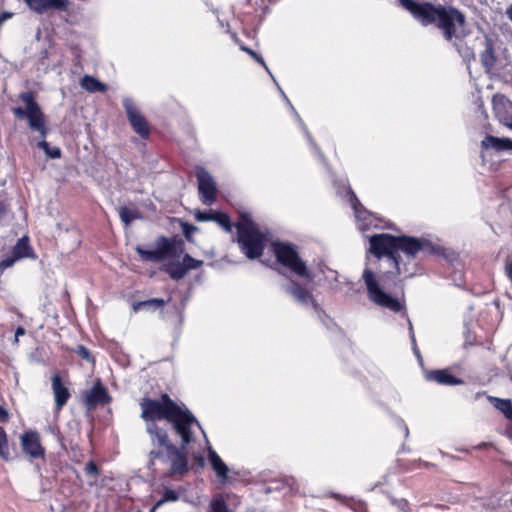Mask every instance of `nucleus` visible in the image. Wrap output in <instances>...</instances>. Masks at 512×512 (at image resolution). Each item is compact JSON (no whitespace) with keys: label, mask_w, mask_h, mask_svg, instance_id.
Returning a JSON list of instances; mask_svg holds the SVG:
<instances>
[{"label":"nucleus","mask_w":512,"mask_h":512,"mask_svg":"<svg viewBox=\"0 0 512 512\" xmlns=\"http://www.w3.org/2000/svg\"><path fill=\"white\" fill-rule=\"evenodd\" d=\"M139 406L141 408L140 417L146 425H148V422L157 423L158 420L163 419L171 423L175 432L181 437V448L196 444V430L202 435L205 448H212L205 432L193 414L189 410H183L168 394H162L160 400L144 397L139 402Z\"/></svg>","instance_id":"f257e3e1"},{"label":"nucleus","mask_w":512,"mask_h":512,"mask_svg":"<svg viewBox=\"0 0 512 512\" xmlns=\"http://www.w3.org/2000/svg\"><path fill=\"white\" fill-rule=\"evenodd\" d=\"M400 5L423 26L436 25L444 39L453 42L462 40L468 35L466 16L451 5L434 4L432 2L414 0H398Z\"/></svg>","instance_id":"f03ea898"},{"label":"nucleus","mask_w":512,"mask_h":512,"mask_svg":"<svg viewBox=\"0 0 512 512\" xmlns=\"http://www.w3.org/2000/svg\"><path fill=\"white\" fill-rule=\"evenodd\" d=\"M369 243V251L377 258L387 256L392 260L397 274L402 273L400 252L410 260L417 258L419 254L431 253L432 250L431 243L428 240L406 235L375 234L370 236Z\"/></svg>","instance_id":"7ed1b4c3"},{"label":"nucleus","mask_w":512,"mask_h":512,"mask_svg":"<svg viewBox=\"0 0 512 512\" xmlns=\"http://www.w3.org/2000/svg\"><path fill=\"white\" fill-rule=\"evenodd\" d=\"M19 99L25 104V108L14 107L12 109L13 114L18 119H26L29 128L32 131L38 132L45 139L49 133V128L46 125L45 114L36 102L34 94L31 91L22 92L19 94ZM37 146L43 149L45 154L51 159H57L61 156L60 148L50 147L49 143L45 140L38 142Z\"/></svg>","instance_id":"20e7f679"},{"label":"nucleus","mask_w":512,"mask_h":512,"mask_svg":"<svg viewBox=\"0 0 512 512\" xmlns=\"http://www.w3.org/2000/svg\"><path fill=\"white\" fill-rule=\"evenodd\" d=\"M236 228L237 241L245 256L249 259L260 257L265 248V236L259 231L251 218L242 214Z\"/></svg>","instance_id":"39448f33"},{"label":"nucleus","mask_w":512,"mask_h":512,"mask_svg":"<svg viewBox=\"0 0 512 512\" xmlns=\"http://www.w3.org/2000/svg\"><path fill=\"white\" fill-rule=\"evenodd\" d=\"M273 250L277 261L287 267L292 273L298 277L305 278L309 282L312 281L306 263L299 257L295 247L289 243L276 242L273 244Z\"/></svg>","instance_id":"423d86ee"},{"label":"nucleus","mask_w":512,"mask_h":512,"mask_svg":"<svg viewBox=\"0 0 512 512\" xmlns=\"http://www.w3.org/2000/svg\"><path fill=\"white\" fill-rule=\"evenodd\" d=\"M362 279L366 285L368 297L372 302L393 312H399L402 309V304L396 298L382 290L371 269H364Z\"/></svg>","instance_id":"0eeeda50"},{"label":"nucleus","mask_w":512,"mask_h":512,"mask_svg":"<svg viewBox=\"0 0 512 512\" xmlns=\"http://www.w3.org/2000/svg\"><path fill=\"white\" fill-rule=\"evenodd\" d=\"M122 103L133 130L141 138H148L150 131L147 121L137 109L133 100L130 97H125Z\"/></svg>","instance_id":"6e6552de"},{"label":"nucleus","mask_w":512,"mask_h":512,"mask_svg":"<svg viewBox=\"0 0 512 512\" xmlns=\"http://www.w3.org/2000/svg\"><path fill=\"white\" fill-rule=\"evenodd\" d=\"M198 190L201 201L205 205H212L216 201V183L211 174L202 167L196 169Z\"/></svg>","instance_id":"1a4fd4ad"},{"label":"nucleus","mask_w":512,"mask_h":512,"mask_svg":"<svg viewBox=\"0 0 512 512\" xmlns=\"http://www.w3.org/2000/svg\"><path fill=\"white\" fill-rule=\"evenodd\" d=\"M281 287L285 293L290 295L291 298L300 305L313 307L316 306L311 291L298 282L290 280L288 283L282 284Z\"/></svg>","instance_id":"9d476101"},{"label":"nucleus","mask_w":512,"mask_h":512,"mask_svg":"<svg viewBox=\"0 0 512 512\" xmlns=\"http://www.w3.org/2000/svg\"><path fill=\"white\" fill-rule=\"evenodd\" d=\"M111 397L107 389L101 384L98 379L93 387L84 393V404L88 410L96 408L98 405L109 403Z\"/></svg>","instance_id":"9b49d317"},{"label":"nucleus","mask_w":512,"mask_h":512,"mask_svg":"<svg viewBox=\"0 0 512 512\" xmlns=\"http://www.w3.org/2000/svg\"><path fill=\"white\" fill-rule=\"evenodd\" d=\"M146 431L153 446H157L158 448H177L171 443L166 429L160 427L157 423L153 421L148 422Z\"/></svg>","instance_id":"f8f14e48"},{"label":"nucleus","mask_w":512,"mask_h":512,"mask_svg":"<svg viewBox=\"0 0 512 512\" xmlns=\"http://www.w3.org/2000/svg\"><path fill=\"white\" fill-rule=\"evenodd\" d=\"M187 450H166V459L170 462L172 474H184L188 471Z\"/></svg>","instance_id":"ddd939ff"},{"label":"nucleus","mask_w":512,"mask_h":512,"mask_svg":"<svg viewBox=\"0 0 512 512\" xmlns=\"http://www.w3.org/2000/svg\"><path fill=\"white\" fill-rule=\"evenodd\" d=\"M26 5L34 12L42 14L49 9L66 10L69 1L68 0H24Z\"/></svg>","instance_id":"4468645a"},{"label":"nucleus","mask_w":512,"mask_h":512,"mask_svg":"<svg viewBox=\"0 0 512 512\" xmlns=\"http://www.w3.org/2000/svg\"><path fill=\"white\" fill-rule=\"evenodd\" d=\"M182 246V240H177L176 238L169 239L161 236L156 240V251L161 255V261L175 255L178 249L182 251Z\"/></svg>","instance_id":"2eb2a0df"},{"label":"nucleus","mask_w":512,"mask_h":512,"mask_svg":"<svg viewBox=\"0 0 512 512\" xmlns=\"http://www.w3.org/2000/svg\"><path fill=\"white\" fill-rule=\"evenodd\" d=\"M51 384L55 407L57 410H61L70 398L69 389L62 383L61 377L58 374L52 376Z\"/></svg>","instance_id":"dca6fc26"},{"label":"nucleus","mask_w":512,"mask_h":512,"mask_svg":"<svg viewBox=\"0 0 512 512\" xmlns=\"http://www.w3.org/2000/svg\"><path fill=\"white\" fill-rule=\"evenodd\" d=\"M493 109L500 121L512 128V102L504 96H495L493 98Z\"/></svg>","instance_id":"f3484780"},{"label":"nucleus","mask_w":512,"mask_h":512,"mask_svg":"<svg viewBox=\"0 0 512 512\" xmlns=\"http://www.w3.org/2000/svg\"><path fill=\"white\" fill-rule=\"evenodd\" d=\"M425 378L428 381L436 382L440 385L456 386L463 384V380L452 375L448 370H431L426 372Z\"/></svg>","instance_id":"a211bd4d"},{"label":"nucleus","mask_w":512,"mask_h":512,"mask_svg":"<svg viewBox=\"0 0 512 512\" xmlns=\"http://www.w3.org/2000/svg\"><path fill=\"white\" fill-rule=\"evenodd\" d=\"M209 461L219 480L222 483H227L229 468L215 450H209Z\"/></svg>","instance_id":"6ab92c4d"},{"label":"nucleus","mask_w":512,"mask_h":512,"mask_svg":"<svg viewBox=\"0 0 512 512\" xmlns=\"http://www.w3.org/2000/svg\"><path fill=\"white\" fill-rule=\"evenodd\" d=\"M484 50L480 54V60L487 72L491 71L496 62V56L493 49V42L490 38L485 37L483 40Z\"/></svg>","instance_id":"aec40b11"},{"label":"nucleus","mask_w":512,"mask_h":512,"mask_svg":"<svg viewBox=\"0 0 512 512\" xmlns=\"http://www.w3.org/2000/svg\"><path fill=\"white\" fill-rule=\"evenodd\" d=\"M481 145L484 149H494L495 151L512 150V140L490 135L482 140Z\"/></svg>","instance_id":"412c9836"},{"label":"nucleus","mask_w":512,"mask_h":512,"mask_svg":"<svg viewBox=\"0 0 512 512\" xmlns=\"http://www.w3.org/2000/svg\"><path fill=\"white\" fill-rule=\"evenodd\" d=\"M80 84L83 89H85L86 91H88L90 93H95V92L104 93L108 89L106 84L100 82L99 80H97L96 78H94L93 76H90V75H84L83 78L81 79Z\"/></svg>","instance_id":"4be33fe9"},{"label":"nucleus","mask_w":512,"mask_h":512,"mask_svg":"<svg viewBox=\"0 0 512 512\" xmlns=\"http://www.w3.org/2000/svg\"><path fill=\"white\" fill-rule=\"evenodd\" d=\"M31 251V247L29 245L28 237L24 236L18 240L16 245L13 247L12 250V257H9L8 259H21L24 257H28L29 253Z\"/></svg>","instance_id":"5701e85b"},{"label":"nucleus","mask_w":512,"mask_h":512,"mask_svg":"<svg viewBox=\"0 0 512 512\" xmlns=\"http://www.w3.org/2000/svg\"><path fill=\"white\" fill-rule=\"evenodd\" d=\"M277 87L279 89V91L281 92V95L283 96V98L285 99V101L289 104L290 108L292 109V111L294 112L295 116L297 117L298 121L300 122L306 136H307V139L309 140V142L311 143L312 147L314 148L315 152L317 153L318 157L323 161L325 162V157L323 155V153L321 152V150L319 149V147L316 145V143L313 141L310 133L308 132L306 126L304 125V123L302 122V120L300 119V116L298 115V113L295 111L294 107L292 106V104L290 103V101L288 100L286 94L283 92V90L281 89V87L277 84Z\"/></svg>","instance_id":"b1692460"},{"label":"nucleus","mask_w":512,"mask_h":512,"mask_svg":"<svg viewBox=\"0 0 512 512\" xmlns=\"http://www.w3.org/2000/svg\"><path fill=\"white\" fill-rule=\"evenodd\" d=\"M22 448H42L39 434L34 430L23 433L20 437Z\"/></svg>","instance_id":"393cba45"},{"label":"nucleus","mask_w":512,"mask_h":512,"mask_svg":"<svg viewBox=\"0 0 512 512\" xmlns=\"http://www.w3.org/2000/svg\"><path fill=\"white\" fill-rule=\"evenodd\" d=\"M164 271L174 280L182 279L187 273L183 261L168 263L165 265Z\"/></svg>","instance_id":"a878e982"},{"label":"nucleus","mask_w":512,"mask_h":512,"mask_svg":"<svg viewBox=\"0 0 512 512\" xmlns=\"http://www.w3.org/2000/svg\"><path fill=\"white\" fill-rule=\"evenodd\" d=\"M489 400L497 410L501 411L505 415L506 418L512 420V403L509 399L489 397Z\"/></svg>","instance_id":"bb28decb"},{"label":"nucleus","mask_w":512,"mask_h":512,"mask_svg":"<svg viewBox=\"0 0 512 512\" xmlns=\"http://www.w3.org/2000/svg\"><path fill=\"white\" fill-rule=\"evenodd\" d=\"M350 195V203L354 210L355 216L358 220H367V216H369V212L362 206L360 201L357 199L356 195L352 190L349 191Z\"/></svg>","instance_id":"cd10ccee"},{"label":"nucleus","mask_w":512,"mask_h":512,"mask_svg":"<svg viewBox=\"0 0 512 512\" xmlns=\"http://www.w3.org/2000/svg\"><path fill=\"white\" fill-rule=\"evenodd\" d=\"M165 305V301L159 298H153L145 301L135 302L133 303V310L137 312L141 308L153 309L156 310Z\"/></svg>","instance_id":"c85d7f7f"},{"label":"nucleus","mask_w":512,"mask_h":512,"mask_svg":"<svg viewBox=\"0 0 512 512\" xmlns=\"http://www.w3.org/2000/svg\"><path fill=\"white\" fill-rule=\"evenodd\" d=\"M119 217L126 226H129L133 220L139 218V214L137 211L131 210L127 207H120Z\"/></svg>","instance_id":"c756f323"},{"label":"nucleus","mask_w":512,"mask_h":512,"mask_svg":"<svg viewBox=\"0 0 512 512\" xmlns=\"http://www.w3.org/2000/svg\"><path fill=\"white\" fill-rule=\"evenodd\" d=\"M136 251L143 260L151 262H161V255L156 251V249L145 250L138 246L136 248Z\"/></svg>","instance_id":"7c9ffc66"},{"label":"nucleus","mask_w":512,"mask_h":512,"mask_svg":"<svg viewBox=\"0 0 512 512\" xmlns=\"http://www.w3.org/2000/svg\"><path fill=\"white\" fill-rule=\"evenodd\" d=\"M213 221L217 222L225 231L230 232L232 229L230 218L222 212L214 213Z\"/></svg>","instance_id":"2f4dec72"},{"label":"nucleus","mask_w":512,"mask_h":512,"mask_svg":"<svg viewBox=\"0 0 512 512\" xmlns=\"http://www.w3.org/2000/svg\"><path fill=\"white\" fill-rule=\"evenodd\" d=\"M179 499V495L176 491L172 489H166L164 492V497L157 501L155 506L151 509V512H154V510L158 507H160L165 502H171V501H177Z\"/></svg>","instance_id":"473e14b6"},{"label":"nucleus","mask_w":512,"mask_h":512,"mask_svg":"<svg viewBox=\"0 0 512 512\" xmlns=\"http://www.w3.org/2000/svg\"><path fill=\"white\" fill-rule=\"evenodd\" d=\"M183 263H184V266L186 268V271L188 272V271H190L192 269H197L200 266H202L203 261L194 259L189 254H185L184 257H183Z\"/></svg>","instance_id":"72a5a7b5"},{"label":"nucleus","mask_w":512,"mask_h":512,"mask_svg":"<svg viewBox=\"0 0 512 512\" xmlns=\"http://www.w3.org/2000/svg\"><path fill=\"white\" fill-rule=\"evenodd\" d=\"M75 353L81 357L82 359L86 360L89 363L94 362V358L92 357L90 351L83 345H78L75 348Z\"/></svg>","instance_id":"f704fd0d"},{"label":"nucleus","mask_w":512,"mask_h":512,"mask_svg":"<svg viewBox=\"0 0 512 512\" xmlns=\"http://www.w3.org/2000/svg\"><path fill=\"white\" fill-rule=\"evenodd\" d=\"M85 474L89 477L96 478L100 474V469L94 461H89L84 467Z\"/></svg>","instance_id":"c9c22d12"},{"label":"nucleus","mask_w":512,"mask_h":512,"mask_svg":"<svg viewBox=\"0 0 512 512\" xmlns=\"http://www.w3.org/2000/svg\"><path fill=\"white\" fill-rule=\"evenodd\" d=\"M213 512H229L223 499H215L211 502Z\"/></svg>","instance_id":"e433bc0d"},{"label":"nucleus","mask_w":512,"mask_h":512,"mask_svg":"<svg viewBox=\"0 0 512 512\" xmlns=\"http://www.w3.org/2000/svg\"><path fill=\"white\" fill-rule=\"evenodd\" d=\"M241 49L243 51L247 52L250 56H252L258 63H260L266 69L267 72H269V68L267 67L262 56L258 55L255 51H253L245 46H242Z\"/></svg>","instance_id":"4c0bfd02"},{"label":"nucleus","mask_w":512,"mask_h":512,"mask_svg":"<svg viewBox=\"0 0 512 512\" xmlns=\"http://www.w3.org/2000/svg\"><path fill=\"white\" fill-rule=\"evenodd\" d=\"M214 213L215 212H213V211H211V212L197 211L195 214V218L199 222L213 221Z\"/></svg>","instance_id":"58836bf2"},{"label":"nucleus","mask_w":512,"mask_h":512,"mask_svg":"<svg viewBox=\"0 0 512 512\" xmlns=\"http://www.w3.org/2000/svg\"><path fill=\"white\" fill-rule=\"evenodd\" d=\"M409 331H410V337H411V342H412V346H413V351H414L415 355L417 356V358L420 361H422L420 351L418 350V348L416 346V339H415L412 323L410 321H409Z\"/></svg>","instance_id":"ea45409f"},{"label":"nucleus","mask_w":512,"mask_h":512,"mask_svg":"<svg viewBox=\"0 0 512 512\" xmlns=\"http://www.w3.org/2000/svg\"><path fill=\"white\" fill-rule=\"evenodd\" d=\"M197 230V228L191 224H188V223H183L182 224V231H183V234L184 236L186 237V239L188 241L191 240V235L193 232H195Z\"/></svg>","instance_id":"a19ab883"},{"label":"nucleus","mask_w":512,"mask_h":512,"mask_svg":"<svg viewBox=\"0 0 512 512\" xmlns=\"http://www.w3.org/2000/svg\"><path fill=\"white\" fill-rule=\"evenodd\" d=\"M25 456L30 459H37L44 457V450H23Z\"/></svg>","instance_id":"79ce46f5"},{"label":"nucleus","mask_w":512,"mask_h":512,"mask_svg":"<svg viewBox=\"0 0 512 512\" xmlns=\"http://www.w3.org/2000/svg\"><path fill=\"white\" fill-rule=\"evenodd\" d=\"M17 450H0V457L5 461H10L17 457Z\"/></svg>","instance_id":"37998d69"},{"label":"nucleus","mask_w":512,"mask_h":512,"mask_svg":"<svg viewBox=\"0 0 512 512\" xmlns=\"http://www.w3.org/2000/svg\"><path fill=\"white\" fill-rule=\"evenodd\" d=\"M15 263V259H4L0 261V275L6 268L11 267Z\"/></svg>","instance_id":"c03bdc74"},{"label":"nucleus","mask_w":512,"mask_h":512,"mask_svg":"<svg viewBox=\"0 0 512 512\" xmlns=\"http://www.w3.org/2000/svg\"><path fill=\"white\" fill-rule=\"evenodd\" d=\"M7 439H6V433L2 427H0V448H3V446L6 445Z\"/></svg>","instance_id":"a18cd8bd"},{"label":"nucleus","mask_w":512,"mask_h":512,"mask_svg":"<svg viewBox=\"0 0 512 512\" xmlns=\"http://www.w3.org/2000/svg\"><path fill=\"white\" fill-rule=\"evenodd\" d=\"M8 418V412L2 406H0V422H6Z\"/></svg>","instance_id":"49530a36"},{"label":"nucleus","mask_w":512,"mask_h":512,"mask_svg":"<svg viewBox=\"0 0 512 512\" xmlns=\"http://www.w3.org/2000/svg\"><path fill=\"white\" fill-rule=\"evenodd\" d=\"M7 206L3 201H0V220L6 215Z\"/></svg>","instance_id":"de8ad7c7"},{"label":"nucleus","mask_w":512,"mask_h":512,"mask_svg":"<svg viewBox=\"0 0 512 512\" xmlns=\"http://www.w3.org/2000/svg\"><path fill=\"white\" fill-rule=\"evenodd\" d=\"M11 16H12V13L4 12V13L0 14V19H2V23H3L5 20L10 18Z\"/></svg>","instance_id":"09e8293b"},{"label":"nucleus","mask_w":512,"mask_h":512,"mask_svg":"<svg viewBox=\"0 0 512 512\" xmlns=\"http://www.w3.org/2000/svg\"><path fill=\"white\" fill-rule=\"evenodd\" d=\"M151 454L153 455L154 458H160V457L164 456V453L162 450H158L157 452L152 451Z\"/></svg>","instance_id":"8fccbe9b"},{"label":"nucleus","mask_w":512,"mask_h":512,"mask_svg":"<svg viewBox=\"0 0 512 512\" xmlns=\"http://www.w3.org/2000/svg\"><path fill=\"white\" fill-rule=\"evenodd\" d=\"M24 334H25V330H24V328H22V327H18V328H17V330H16V332H15V337L17 338L18 336H20V335H24Z\"/></svg>","instance_id":"3c124183"},{"label":"nucleus","mask_w":512,"mask_h":512,"mask_svg":"<svg viewBox=\"0 0 512 512\" xmlns=\"http://www.w3.org/2000/svg\"><path fill=\"white\" fill-rule=\"evenodd\" d=\"M506 15L509 18V20L512 22V5H510L506 10Z\"/></svg>","instance_id":"603ef678"},{"label":"nucleus","mask_w":512,"mask_h":512,"mask_svg":"<svg viewBox=\"0 0 512 512\" xmlns=\"http://www.w3.org/2000/svg\"><path fill=\"white\" fill-rule=\"evenodd\" d=\"M507 275L509 279L512 281V262L507 266Z\"/></svg>","instance_id":"864d4df0"},{"label":"nucleus","mask_w":512,"mask_h":512,"mask_svg":"<svg viewBox=\"0 0 512 512\" xmlns=\"http://www.w3.org/2000/svg\"><path fill=\"white\" fill-rule=\"evenodd\" d=\"M469 56H472V57L474 58V55H473V53H472V52H469V53H467V54H464V55H463V58H468Z\"/></svg>","instance_id":"5fc2aeb1"},{"label":"nucleus","mask_w":512,"mask_h":512,"mask_svg":"<svg viewBox=\"0 0 512 512\" xmlns=\"http://www.w3.org/2000/svg\"><path fill=\"white\" fill-rule=\"evenodd\" d=\"M475 448H478V449L485 448V444L484 443L479 444Z\"/></svg>","instance_id":"6e6d98bb"},{"label":"nucleus","mask_w":512,"mask_h":512,"mask_svg":"<svg viewBox=\"0 0 512 512\" xmlns=\"http://www.w3.org/2000/svg\"><path fill=\"white\" fill-rule=\"evenodd\" d=\"M268 73L271 75L272 80L276 81V78L274 77V75H272L270 71Z\"/></svg>","instance_id":"4d7b16f0"},{"label":"nucleus","mask_w":512,"mask_h":512,"mask_svg":"<svg viewBox=\"0 0 512 512\" xmlns=\"http://www.w3.org/2000/svg\"><path fill=\"white\" fill-rule=\"evenodd\" d=\"M268 73L271 75L272 80L276 81V78L274 77V75H272L270 71Z\"/></svg>","instance_id":"13d9d810"},{"label":"nucleus","mask_w":512,"mask_h":512,"mask_svg":"<svg viewBox=\"0 0 512 512\" xmlns=\"http://www.w3.org/2000/svg\"><path fill=\"white\" fill-rule=\"evenodd\" d=\"M268 73L271 75L272 80L276 81V78L274 77V75H272L270 71Z\"/></svg>","instance_id":"bf43d9fd"},{"label":"nucleus","mask_w":512,"mask_h":512,"mask_svg":"<svg viewBox=\"0 0 512 512\" xmlns=\"http://www.w3.org/2000/svg\"><path fill=\"white\" fill-rule=\"evenodd\" d=\"M2 26V19H0V27Z\"/></svg>","instance_id":"052dcab7"}]
</instances>
